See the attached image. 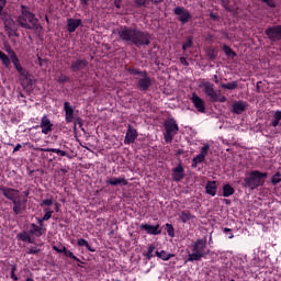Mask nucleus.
Instances as JSON below:
<instances>
[{
    "label": "nucleus",
    "mask_w": 281,
    "mask_h": 281,
    "mask_svg": "<svg viewBox=\"0 0 281 281\" xmlns=\"http://www.w3.org/2000/svg\"><path fill=\"white\" fill-rule=\"evenodd\" d=\"M235 190L233 189L232 186L229 184H225L223 187V196H232V194H234Z\"/></svg>",
    "instance_id": "nucleus-34"
},
{
    "label": "nucleus",
    "mask_w": 281,
    "mask_h": 281,
    "mask_svg": "<svg viewBox=\"0 0 281 281\" xmlns=\"http://www.w3.org/2000/svg\"><path fill=\"white\" fill-rule=\"evenodd\" d=\"M135 3L139 7V8H146V5H148L150 3V0H135Z\"/></svg>",
    "instance_id": "nucleus-43"
},
{
    "label": "nucleus",
    "mask_w": 281,
    "mask_h": 281,
    "mask_svg": "<svg viewBox=\"0 0 281 281\" xmlns=\"http://www.w3.org/2000/svg\"><path fill=\"white\" fill-rule=\"evenodd\" d=\"M3 196H5V199H9V201H14L15 199H19L21 195H19V190L16 189H12V188H1L0 189Z\"/></svg>",
    "instance_id": "nucleus-17"
},
{
    "label": "nucleus",
    "mask_w": 281,
    "mask_h": 281,
    "mask_svg": "<svg viewBox=\"0 0 281 281\" xmlns=\"http://www.w3.org/2000/svg\"><path fill=\"white\" fill-rule=\"evenodd\" d=\"M266 36H268L271 43H278V41H281V25L269 26L266 30Z\"/></svg>",
    "instance_id": "nucleus-10"
},
{
    "label": "nucleus",
    "mask_w": 281,
    "mask_h": 281,
    "mask_svg": "<svg viewBox=\"0 0 281 281\" xmlns=\"http://www.w3.org/2000/svg\"><path fill=\"white\" fill-rule=\"evenodd\" d=\"M224 234H227L228 238H234V233H232V228H224Z\"/></svg>",
    "instance_id": "nucleus-51"
},
{
    "label": "nucleus",
    "mask_w": 281,
    "mask_h": 281,
    "mask_svg": "<svg viewBox=\"0 0 281 281\" xmlns=\"http://www.w3.org/2000/svg\"><path fill=\"white\" fill-rule=\"evenodd\" d=\"M153 87V79L148 76V72H142L140 77L137 78L136 88L138 91L146 93V91H150Z\"/></svg>",
    "instance_id": "nucleus-8"
},
{
    "label": "nucleus",
    "mask_w": 281,
    "mask_h": 281,
    "mask_svg": "<svg viewBox=\"0 0 281 281\" xmlns=\"http://www.w3.org/2000/svg\"><path fill=\"white\" fill-rule=\"evenodd\" d=\"M18 23L25 30H34L35 34H41L43 32V26L38 23V19L27 10H22L21 15L18 16Z\"/></svg>",
    "instance_id": "nucleus-3"
},
{
    "label": "nucleus",
    "mask_w": 281,
    "mask_h": 281,
    "mask_svg": "<svg viewBox=\"0 0 281 281\" xmlns=\"http://www.w3.org/2000/svg\"><path fill=\"white\" fill-rule=\"evenodd\" d=\"M191 102L199 113H205V101L196 93L192 94Z\"/></svg>",
    "instance_id": "nucleus-12"
},
{
    "label": "nucleus",
    "mask_w": 281,
    "mask_h": 281,
    "mask_svg": "<svg viewBox=\"0 0 281 281\" xmlns=\"http://www.w3.org/2000/svg\"><path fill=\"white\" fill-rule=\"evenodd\" d=\"M15 273H16V266H12V268H11V278L14 281L19 280V277H16Z\"/></svg>",
    "instance_id": "nucleus-47"
},
{
    "label": "nucleus",
    "mask_w": 281,
    "mask_h": 281,
    "mask_svg": "<svg viewBox=\"0 0 281 281\" xmlns=\"http://www.w3.org/2000/svg\"><path fill=\"white\" fill-rule=\"evenodd\" d=\"M202 87L204 89L205 95L210 98L211 102H214L217 100L216 97L218 95V93L214 91V83L206 81L202 83Z\"/></svg>",
    "instance_id": "nucleus-11"
},
{
    "label": "nucleus",
    "mask_w": 281,
    "mask_h": 281,
    "mask_svg": "<svg viewBox=\"0 0 281 281\" xmlns=\"http://www.w3.org/2000/svg\"><path fill=\"white\" fill-rule=\"evenodd\" d=\"M213 102H227V98L225 97V95H222L221 97V94H217L216 95V100L215 101H213Z\"/></svg>",
    "instance_id": "nucleus-49"
},
{
    "label": "nucleus",
    "mask_w": 281,
    "mask_h": 281,
    "mask_svg": "<svg viewBox=\"0 0 281 281\" xmlns=\"http://www.w3.org/2000/svg\"><path fill=\"white\" fill-rule=\"evenodd\" d=\"M76 126H79L80 128H82V119L80 117L75 119V128Z\"/></svg>",
    "instance_id": "nucleus-53"
},
{
    "label": "nucleus",
    "mask_w": 281,
    "mask_h": 281,
    "mask_svg": "<svg viewBox=\"0 0 281 281\" xmlns=\"http://www.w3.org/2000/svg\"><path fill=\"white\" fill-rule=\"evenodd\" d=\"M172 179L173 181H181L186 177V170L179 165L172 170Z\"/></svg>",
    "instance_id": "nucleus-22"
},
{
    "label": "nucleus",
    "mask_w": 281,
    "mask_h": 281,
    "mask_svg": "<svg viewBox=\"0 0 281 281\" xmlns=\"http://www.w3.org/2000/svg\"><path fill=\"white\" fill-rule=\"evenodd\" d=\"M122 0H114L115 8H121L120 3Z\"/></svg>",
    "instance_id": "nucleus-60"
},
{
    "label": "nucleus",
    "mask_w": 281,
    "mask_h": 281,
    "mask_svg": "<svg viewBox=\"0 0 281 281\" xmlns=\"http://www.w3.org/2000/svg\"><path fill=\"white\" fill-rule=\"evenodd\" d=\"M140 229H144L147 234H150L153 236L161 234V231L159 229V224H157L156 226L149 224H142Z\"/></svg>",
    "instance_id": "nucleus-21"
},
{
    "label": "nucleus",
    "mask_w": 281,
    "mask_h": 281,
    "mask_svg": "<svg viewBox=\"0 0 281 281\" xmlns=\"http://www.w3.org/2000/svg\"><path fill=\"white\" fill-rule=\"evenodd\" d=\"M263 3H266L269 8H276V1L273 0H261Z\"/></svg>",
    "instance_id": "nucleus-50"
},
{
    "label": "nucleus",
    "mask_w": 281,
    "mask_h": 281,
    "mask_svg": "<svg viewBox=\"0 0 281 281\" xmlns=\"http://www.w3.org/2000/svg\"><path fill=\"white\" fill-rule=\"evenodd\" d=\"M180 63H181V65H184V67H188V60H186V57H181L180 58Z\"/></svg>",
    "instance_id": "nucleus-57"
},
{
    "label": "nucleus",
    "mask_w": 281,
    "mask_h": 281,
    "mask_svg": "<svg viewBox=\"0 0 281 281\" xmlns=\"http://www.w3.org/2000/svg\"><path fill=\"white\" fill-rule=\"evenodd\" d=\"M156 256L160 258V260H170L171 258H175V255L167 252L166 250L156 251Z\"/></svg>",
    "instance_id": "nucleus-29"
},
{
    "label": "nucleus",
    "mask_w": 281,
    "mask_h": 281,
    "mask_svg": "<svg viewBox=\"0 0 281 281\" xmlns=\"http://www.w3.org/2000/svg\"><path fill=\"white\" fill-rule=\"evenodd\" d=\"M36 150H41V153H56V155H60L61 157H67V151L56 149V148H36Z\"/></svg>",
    "instance_id": "nucleus-28"
},
{
    "label": "nucleus",
    "mask_w": 281,
    "mask_h": 281,
    "mask_svg": "<svg viewBox=\"0 0 281 281\" xmlns=\"http://www.w3.org/2000/svg\"><path fill=\"white\" fill-rule=\"evenodd\" d=\"M173 14L177 21H179V23H181L182 25H186L187 23H190V21H192V13L188 9H186V7H176L173 9Z\"/></svg>",
    "instance_id": "nucleus-7"
},
{
    "label": "nucleus",
    "mask_w": 281,
    "mask_h": 281,
    "mask_svg": "<svg viewBox=\"0 0 281 281\" xmlns=\"http://www.w3.org/2000/svg\"><path fill=\"white\" fill-rule=\"evenodd\" d=\"M203 161H205V158L203 156H200V154L192 159V168H196V166H199V164H203Z\"/></svg>",
    "instance_id": "nucleus-35"
},
{
    "label": "nucleus",
    "mask_w": 281,
    "mask_h": 281,
    "mask_svg": "<svg viewBox=\"0 0 281 281\" xmlns=\"http://www.w3.org/2000/svg\"><path fill=\"white\" fill-rule=\"evenodd\" d=\"M80 25H82V20L80 19H68L67 21V27L70 34H74V32H76Z\"/></svg>",
    "instance_id": "nucleus-20"
},
{
    "label": "nucleus",
    "mask_w": 281,
    "mask_h": 281,
    "mask_svg": "<svg viewBox=\"0 0 281 281\" xmlns=\"http://www.w3.org/2000/svg\"><path fill=\"white\" fill-rule=\"evenodd\" d=\"M30 234L32 236L41 237V236H43V234H45V228H43L36 224H31Z\"/></svg>",
    "instance_id": "nucleus-25"
},
{
    "label": "nucleus",
    "mask_w": 281,
    "mask_h": 281,
    "mask_svg": "<svg viewBox=\"0 0 281 281\" xmlns=\"http://www.w3.org/2000/svg\"><path fill=\"white\" fill-rule=\"evenodd\" d=\"M267 172H260L258 170L250 171L249 176L244 179V188L249 190H256L260 186H265V179H267Z\"/></svg>",
    "instance_id": "nucleus-4"
},
{
    "label": "nucleus",
    "mask_w": 281,
    "mask_h": 281,
    "mask_svg": "<svg viewBox=\"0 0 281 281\" xmlns=\"http://www.w3.org/2000/svg\"><path fill=\"white\" fill-rule=\"evenodd\" d=\"M210 18L212 19V21H218V15H216L215 13H210Z\"/></svg>",
    "instance_id": "nucleus-58"
},
{
    "label": "nucleus",
    "mask_w": 281,
    "mask_h": 281,
    "mask_svg": "<svg viewBox=\"0 0 281 281\" xmlns=\"http://www.w3.org/2000/svg\"><path fill=\"white\" fill-rule=\"evenodd\" d=\"M153 251H155V245L151 244V245L148 247V251H147V254H146L147 260H150V258H155V255H153Z\"/></svg>",
    "instance_id": "nucleus-41"
},
{
    "label": "nucleus",
    "mask_w": 281,
    "mask_h": 281,
    "mask_svg": "<svg viewBox=\"0 0 281 281\" xmlns=\"http://www.w3.org/2000/svg\"><path fill=\"white\" fill-rule=\"evenodd\" d=\"M53 126L54 124L52 123L49 117H47V115H44L40 123V127L42 128L43 135H49V133H52Z\"/></svg>",
    "instance_id": "nucleus-15"
},
{
    "label": "nucleus",
    "mask_w": 281,
    "mask_h": 281,
    "mask_svg": "<svg viewBox=\"0 0 281 281\" xmlns=\"http://www.w3.org/2000/svg\"><path fill=\"white\" fill-rule=\"evenodd\" d=\"M109 186H128V180L126 178H111L106 181Z\"/></svg>",
    "instance_id": "nucleus-23"
},
{
    "label": "nucleus",
    "mask_w": 281,
    "mask_h": 281,
    "mask_svg": "<svg viewBox=\"0 0 281 281\" xmlns=\"http://www.w3.org/2000/svg\"><path fill=\"white\" fill-rule=\"evenodd\" d=\"M214 82H215V85H218V75H214Z\"/></svg>",
    "instance_id": "nucleus-62"
},
{
    "label": "nucleus",
    "mask_w": 281,
    "mask_h": 281,
    "mask_svg": "<svg viewBox=\"0 0 281 281\" xmlns=\"http://www.w3.org/2000/svg\"><path fill=\"white\" fill-rule=\"evenodd\" d=\"M190 47H192V37H188L187 42L182 45V49L186 52V49H190Z\"/></svg>",
    "instance_id": "nucleus-44"
},
{
    "label": "nucleus",
    "mask_w": 281,
    "mask_h": 281,
    "mask_svg": "<svg viewBox=\"0 0 281 281\" xmlns=\"http://www.w3.org/2000/svg\"><path fill=\"white\" fill-rule=\"evenodd\" d=\"M18 238L19 240H22V243H34V240H32V236L30 235V233H26V232H23V233H20L18 235Z\"/></svg>",
    "instance_id": "nucleus-31"
},
{
    "label": "nucleus",
    "mask_w": 281,
    "mask_h": 281,
    "mask_svg": "<svg viewBox=\"0 0 281 281\" xmlns=\"http://www.w3.org/2000/svg\"><path fill=\"white\" fill-rule=\"evenodd\" d=\"M54 251H57V254H65V251H67V247L61 246L60 248H58L57 246H53Z\"/></svg>",
    "instance_id": "nucleus-45"
},
{
    "label": "nucleus",
    "mask_w": 281,
    "mask_h": 281,
    "mask_svg": "<svg viewBox=\"0 0 281 281\" xmlns=\"http://www.w3.org/2000/svg\"><path fill=\"white\" fill-rule=\"evenodd\" d=\"M165 142L167 144H170L172 139H175V135L179 133V125L177 124V121L175 119H170L165 123Z\"/></svg>",
    "instance_id": "nucleus-6"
},
{
    "label": "nucleus",
    "mask_w": 281,
    "mask_h": 281,
    "mask_svg": "<svg viewBox=\"0 0 281 281\" xmlns=\"http://www.w3.org/2000/svg\"><path fill=\"white\" fill-rule=\"evenodd\" d=\"M271 126H273V128L281 126V111L274 112Z\"/></svg>",
    "instance_id": "nucleus-30"
},
{
    "label": "nucleus",
    "mask_w": 281,
    "mask_h": 281,
    "mask_svg": "<svg viewBox=\"0 0 281 281\" xmlns=\"http://www.w3.org/2000/svg\"><path fill=\"white\" fill-rule=\"evenodd\" d=\"M40 205L41 207H43V205H47V206L54 205V200L52 199L43 200Z\"/></svg>",
    "instance_id": "nucleus-46"
},
{
    "label": "nucleus",
    "mask_w": 281,
    "mask_h": 281,
    "mask_svg": "<svg viewBox=\"0 0 281 281\" xmlns=\"http://www.w3.org/2000/svg\"><path fill=\"white\" fill-rule=\"evenodd\" d=\"M37 60H38V65H40L41 67H43V60H42V58L38 57Z\"/></svg>",
    "instance_id": "nucleus-64"
},
{
    "label": "nucleus",
    "mask_w": 281,
    "mask_h": 281,
    "mask_svg": "<svg viewBox=\"0 0 281 281\" xmlns=\"http://www.w3.org/2000/svg\"><path fill=\"white\" fill-rule=\"evenodd\" d=\"M224 52H225L226 56H236L234 50L232 48H229L228 46H224Z\"/></svg>",
    "instance_id": "nucleus-48"
},
{
    "label": "nucleus",
    "mask_w": 281,
    "mask_h": 281,
    "mask_svg": "<svg viewBox=\"0 0 281 281\" xmlns=\"http://www.w3.org/2000/svg\"><path fill=\"white\" fill-rule=\"evenodd\" d=\"M64 111H65L66 123L71 124V122H74L75 111H74V106H71V103H69V101H66L64 103Z\"/></svg>",
    "instance_id": "nucleus-18"
},
{
    "label": "nucleus",
    "mask_w": 281,
    "mask_h": 281,
    "mask_svg": "<svg viewBox=\"0 0 281 281\" xmlns=\"http://www.w3.org/2000/svg\"><path fill=\"white\" fill-rule=\"evenodd\" d=\"M89 67V61L87 59H77L71 61L70 70L74 72L82 71Z\"/></svg>",
    "instance_id": "nucleus-14"
},
{
    "label": "nucleus",
    "mask_w": 281,
    "mask_h": 281,
    "mask_svg": "<svg viewBox=\"0 0 281 281\" xmlns=\"http://www.w3.org/2000/svg\"><path fill=\"white\" fill-rule=\"evenodd\" d=\"M206 194H210L211 196H216V181H207L205 186Z\"/></svg>",
    "instance_id": "nucleus-24"
},
{
    "label": "nucleus",
    "mask_w": 281,
    "mask_h": 281,
    "mask_svg": "<svg viewBox=\"0 0 281 281\" xmlns=\"http://www.w3.org/2000/svg\"><path fill=\"white\" fill-rule=\"evenodd\" d=\"M4 30L8 34V36H14L16 34V22L12 19H5L4 20Z\"/></svg>",
    "instance_id": "nucleus-19"
},
{
    "label": "nucleus",
    "mask_w": 281,
    "mask_h": 281,
    "mask_svg": "<svg viewBox=\"0 0 281 281\" xmlns=\"http://www.w3.org/2000/svg\"><path fill=\"white\" fill-rule=\"evenodd\" d=\"M178 217L181 223H188V221H192V218H194V215L190 213V211H181L178 213Z\"/></svg>",
    "instance_id": "nucleus-26"
},
{
    "label": "nucleus",
    "mask_w": 281,
    "mask_h": 281,
    "mask_svg": "<svg viewBox=\"0 0 281 281\" xmlns=\"http://www.w3.org/2000/svg\"><path fill=\"white\" fill-rule=\"evenodd\" d=\"M117 36L123 43L135 45V47L148 46L153 38L150 33L135 26H121L117 30Z\"/></svg>",
    "instance_id": "nucleus-1"
},
{
    "label": "nucleus",
    "mask_w": 281,
    "mask_h": 281,
    "mask_svg": "<svg viewBox=\"0 0 281 281\" xmlns=\"http://www.w3.org/2000/svg\"><path fill=\"white\" fill-rule=\"evenodd\" d=\"M166 227H167L168 236H170L171 238H175V227L171 226V224H166Z\"/></svg>",
    "instance_id": "nucleus-42"
},
{
    "label": "nucleus",
    "mask_w": 281,
    "mask_h": 281,
    "mask_svg": "<svg viewBox=\"0 0 281 281\" xmlns=\"http://www.w3.org/2000/svg\"><path fill=\"white\" fill-rule=\"evenodd\" d=\"M207 153H210V145L204 144L200 150V156L204 157V159H205V157H207Z\"/></svg>",
    "instance_id": "nucleus-38"
},
{
    "label": "nucleus",
    "mask_w": 281,
    "mask_h": 281,
    "mask_svg": "<svg viewBox=\"0 0 281 281\" xmlns=\"http://www.w3.org/2000/svg\"><path fill=\"white\" fill-rule=\"evenodd\" d=\"M280 181H281V173H280V171H277L271 178V183H272V186H278V183H280Z\"/></svg>",
    "instance_id": "nucleus-36"
},
{
    "label": "nucleus",
    "mask_w": 281,
    "mask_h": 281,
    "mask_svg": "<svg viewBox=\"0 0 281 281\" xmlns=\"http://www.w3.org/2000/svg\"><path fill=\"white\" fill-rule=\"evenodd\" d=\"M26 254L31 256H36V254H41V248L38 247L27 248Z\"/></svg>",
    "instance_id": "nucleus-40"
},
{
    "label": "nucleus",
    "mask_w": 281,
    "mask_h": 281,
    "mask_svg": "<svg viewBox=\"0 0 281 281\" xmlns=\"http://www.w3.org/2000/svg\"><path fill=\"white\" fill-rule=\"evenodd\" d=\"M207 56L210 60H216V57L218 56V53L214 50V48L209 49Z\"/></svg>",
    "instance_id": "nucleus-39"
},
{
    "label": "nucleus",
    "mask_w": 281,
    "mask_h": 281,
    "mask_svg": "<svg viewBox=\"0 0 281 281\" xmlns=\"http://www.w3.org/2000/svg\"><path fill=\"white\" fill-rule=\"evenodd\" d=\"M5 52L11 59V63L14 65L18 74L20 75V80L24 83L27 81L31 82L32 79H30V74L25 70V68H23V66H21V61L19 60V57L16 56L14 49H12L11 46H7Z\"/></svg>",
    "instance_id": "nucleus-5"
},
{
    "label": "nucleus",
    "mask_w": 281,
    "mask_h": 281,
    "mask_svg": "<svg viewBox=\"0 0 281 281\" xmlns=\"http://www.w3.org/2000/svg\"><path fill=\"white\" fill-rule=\"evenodd\" d=\"M59 82H69V77H67L66 75H60Z\"/></svg>",
    "instance_id": "nucleus-56"
},
{
    "label": "nucleus",
    "mask_w": 281,
    "mask_h": 281,
    "mask_svg": "<svg viewBox=\"0 0 281 281\" xmlns=\"http://www.w3.org/2000/svg\"><path fill=\"white\" fill-rule=\"evenodd\" d=\"M137 130L133 128L132 125H127V132L125 135L124 144L131 145L135 144V139H137Z\"/></svg>",
    "instance_id": "nucleus-13"
},
{
    "label": "nucleus",
    "mask_w": 281,
    "mask_h": 281,
    "mask_svg": "<svg viewBox=\"0 0 281 281\" xmlns=\"http://www.w3.org/2000/svg\"><path fill=\"white\" fill-rule=\"evenodd\" d=\"M145 71H139V69H132L131 74H133L134 76H138V78H142V74H144Z\"/></svg>",
    "instance_id": "nucleus-52"
},
{
    "label": "nucleus",
    "mask_w": 281,
    "mask_h": 281,
    "mask_svg": "<svg viewBox=\"0 0 281 281\" xmlns=\"http://www.w3.org/2000/svg\"><path fill=\"white\" fill-rule=\"evenodd\" d=\"M82 3H83V5H89V0H80Z\"/></svg>",
    "instance_id": "nucleus-63"
},
{
    "label": "nucleus",
    "mask_w": 281,
    "mask_h": 281,
    "mask_svg": "<svg viewBox=\"0 0 281 281\" xmlns=\"http://www.w3.org/2000/svg\"><path fill=\"white\" fill-rule=\"evenodd\" d=\"M191 251L189 252V257L186 262H199L202 258H205L207 254H210V249L207 248V237H203L202 239H198L191 246Z\"/></svg>",
    "instance_id": "nucleus-2"
},
{
    "label": "nucleus",
    "mask_w": 281,
    "mask_h": 281,
    "mask_svg": "<svg viewBox=\"0 0 281 281\" xmlns=\"http://www.w3.org/2000/svg\"><path fill=\"white\" fill-rule=\"evenodd\" d=\"M0 61L7 69H10V65H12V59L5 53L0 50Z\"/></svg>",
    "instance_id": "nucleus-27"
},
{
    "label": "nucleus",
    "mask_w": 281,
    "mask_h": 281,
    "mask_svg": "<svg viewBox=\"0 0 281 281\" xmlns=\"http://www.w3.org/2000/svg\"><path fill=\"white\" fill-rule=\"evenodd\" d=\"M64 256H66V258H71V260H75L76 262H82L78 257L74 255L71 250L66 249V251L64 252Z\"/></svg>",
    "instance_id": "nucleus-37"
},
{
    "label": "nucleus",
    "mask_w": 281,
    "mask_h": 281,
    "mask_svg": "<svg viewBox=\"0 0 281 281\" xmlns=\"http://www.w3.org/2000/svg\"><path fill=\"white\" fill-rule=\"evenodd\" d=\"M12 203H13V213L15 214V216H21V214H24L25 210H27L26 198H22L20 195Z\"/></svg>",
    "instance_id": "nucleus-9"
},
{
    "label": "nucleus",
    "mask_w": 281,
    "mask_h": 281,
    "mask_svg": "<svg viewBox=\"0 0 281 281\" xmlns=\"http://www.w3.org/2000/svg\"><path fill=\"white\" fill-rule=\"evenodd\" d=\"M247 106H249V104H247L246 101H235L232 105V113H235V115H240L247 111Z\"/></svg>",
    "instance_id": "nucleus-16"
},
{
    "label": "nucleus",
    "mask_w": 281,
    "mask_h": 281,
    "mask_svg": "<svg viewBox=\"0 0 281 281\" xmlns=\"http://www.w3.org/2000/svg\"><path fill=\"white\" fill-rule=\"evenodd\" d=\"M45 220H41V218H37V223H38V225H40V227H43V222H44Z\"/></svg>",
    "instance_id": "nucleus-61"
},
{
    "label": "nucleus",
    "mask_w": 281,
    "mask_h": 281,
    "mask_svg": "<svg viewBox=\"0 0 281 281\" xmlns=\"http://www.w3.org/2000/svg\"><path fill=\"white\" fill-rule=\"evenodd\" d=\"M22 145L21 144H16V146L13 149V153H18V150H21Z\"/></svg>",
    "instance_id": "nucleus-59"
},
{
    "label": "nucleus",
    "mask_w": 281,
    "mask_h": 281,
    "mask_svg": "<svg viewBox=\"0 0 281 281\" xmlns=\"http://www.w3.org/2000/svg\"><path fill=\"white\" fill-rule=\"evenodd\" d=\"M7 0H0V16L3 14V8H5Z\"/></svg>",
    "instance_id": "nucleus-55"
},
{
    "label": "nucleus",
    "mask_w": 281,
    "mask_h": 281,
    "mask_svg": "<svg viewBox=\"0 0 281 281\" xmlns=\"http://www.w3.org/2000/svg\"><path fill=\"white\" fill-rule=\"evenodd\" d=\"M54 214V212H47L45 213V215L42 217L43 221H49V218H52V215Z\"/></svg>",
    "instance_id": "nucleus-54"
},
{
    "label": "nucleus",
    "mask_w": 281,
    "mask_h": 281,
    "mask_svg": "<svg viewBox=\"0 0 281 281\" xmlns=\"http://www.w3.org/2000/svg\"><path fill=\"white\" fill-rule=\"evenodd\" d=\"M221 87H222V89H227L228 91H234V89H238V81L221 83Z\"/></svg>",
    "instance_id": "nucleus-32"
},
{
    "label": "nucleus",
    "mask_w": 281,
    "mask_h": 281,
    "mask_svg": "<svg viewBox=\"0 0 281 281\" xmlns=\"http://www.w3.org/2000/svg\"><path fill=\"white\" fill-rule=\"evenodd\" d=\"M77 245L79 247H86L88 251H92V252L95 251V249H92L91 245H89V241H87V239L85 238L78 239Z\"/></svg>",
    "instance_id": "nucleus-33"
}]
</instances>
